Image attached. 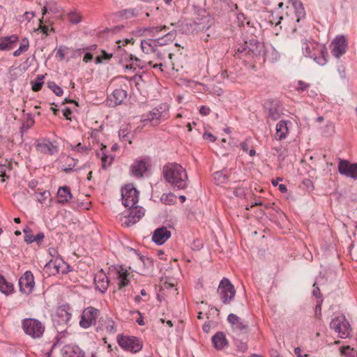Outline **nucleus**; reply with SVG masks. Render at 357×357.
Here are the masks:
<instances>
[{"label": "nucleus", "instance_id": "1", "mask_svg": "<svg viewBox=\"0 0 357 357\" xmlns=\"http://www.w3.org/2000/svg\"><path fill=\"white\" fill-rule=\"evenodd\" d=\"M165 179L174 189L183 190L188 186V175L185 169L177 163H168L163 167Z\"/></svg>", "mask_w": 357, "mask_h": 357}, {"label": "nucleus", "instance_id": "2", "mask_svg": "<svg viewBox=\"0 0 357 357\" xmlns=\"http://www.w3.org/2000/svg\"><path fill=\"white\" fill-rule=\"evenodd\" d=\"M301 47L306 57L313 58L314 61L320 66L327 63L328 52L325 47L320 45L314 40H302Z\"/></svg>", "mask_w": 357, "mask_h": 357}, {"label": "nucleus", "instance_id": "3", "mask_svg": "<svg viewBox=\"0 0 357 357\" xmlns=\"http://www.w3.org/2000/svg\"><path fill=\"white\" fill-rule=\"evenodd\" d=\"M22 327L25 334L33 339L42 337L45 330L44 323L34 318H25L22 319Z\"/></svg>", "mask_w": 357, "mask_h": 357}, {"label": "nucleus", "instance_id": "4", "mask_svg": "<svg viewBox=\"0 0 357 357\" xmlns=\"http://www.w3.org/2000/svg\"><path fill=\"white\" fill-rule=\"evenodd\" d=\"M70 319L71 313L65 306L58 307L52 320L53 326L58 333L61 334L66 331Z\"/></svg>", "mask_w": 357, "mask_h": 357}, {"label": "nucleus", "instance_id": "5", "mask_svg": "<svg viewBox=\"0 0 357 357\" xmlns=\"http://www.w3.org/2000/svg\"><path fill=\"white\" fill-rule=\"evenodd\" d=\"M237 52L241 54L252 55L253 56H261L265 54L266 50L264 43L252 38L241 45L237 49Z\"/></svg>", "mask_w": 357, "mask_h": 357}, {"label": "nucleus", "instance_id": "6", "mask_svg": "<svg viewBox=\"0 0 357 357\" xmlns=\"http://www.w3.org/2000/svg\"><path fill=\"white\" fill-rule=\"evenodd\" d=\"M119 345L125 351L135 354L142 350L143 343L135 336L118 335L116 337Z\"/></svg>", "mask_w": 357, "mask_h": 357}, {"label": "nucleus", "instance_id": "7", "mask_svg": "<svg viewBox=\"0 0 357 357\" xmlns=\"http://www.w3.org/2000/svg\"><path fill=\"white\" fill-rule=\"evenodd\" d=\"M217 291L225 305L229 303L236 294L234 286L226 278L220 281Z\"/></svg>", "mask_w": 357, "mask_h": 357}, {"label": "nucleus", "instance_id": "8", "mask_svg": "<svg viewBox=\"0 0 357 357\" xmlns=\"http://www.w3.org/2000/svg\"><path fill=\"white\" fill-rule=\"evenodd\" d=\"M176 38V33L173 31H170L166 34H165L162 37H160L155 39H146L142 40L141 42L144 43V47L146 51H151L153 50V47L158 46L160 47H164L169 44H171Z\"/></svg>", "mask_w": 357, "mask_h": 357}, {"label": "nucleus", "instance_id": "9", "mask_svg": "<svg viewBox=\"0 0 357 357\" xmlns=\"http://www.w3.org/2000/svg\"><path fill=\"white\" fill-rule=\"evenodd\" d=\"M330 328L337 333L340 338H347L351 331L349 321L343 315L333 319L330 323Z\"/></svg>", "mask_w": 357, "mask_h": 357}, {"label": "nucleus", "instance_id": "10", "mask_svg": "<svg viewBox=\"0 0 357 357\" xmlns=\"http://www.w3.org/2000/svg\"><path fill=\"white\" fill-rule=\"evenodd\" d=\"M137 190L132 184H127L121 188L122 203L126 207H132L138 202Z\"/></svg>", "mask_w": 357, "mask_h": 357}, {"label": "nucleus", "instance_id": "11", "mask_svg": "<svg viewBox=\"0 0 357 357\" xmlns=\"http://www.w3.org/2000/svg\"><path fill=\"white\" fill-rule=\"evenodd\" d=\"M99 315L100 310L92 306L84 308L79 321L80 327L84 329L89 328L96 324Z\"/></svg>", "mask_w": 357, "mask_h": 357}, {"label": "nucleus", "instance_id": "12", "mask_svg": "<svg viewBox=\"0 0 357 357\" xmlns=\"http://www.w3.org/2000/svg\"><path fill=\"white\" fill-rule=\"evenodd\" d=\"M128 208V214L124 215L121 219L122 225L126 227H130L136 224L144 215V210L141 206L135 205Z\"/></svg>", "mask_w": 357, "mask_h": 357}, {"label": "nucleus", "instance_id": "13", "mask_svg": "<svg viewBox=\"0 0 357 357\" xmlns=\"http://www.w3.org/2000/svg\"><path fill=\"white\" fill-rule=\"evenodd\" d=\"M169 106L166 104H162L158 107H155L149 114H146V118L143 119L144 121H155L156 124H158L165 119L168 118L167 111Z\"/></svg>", "mask_w": 357, "mask_h": 357}, {"label": "nucleus", "instance_id": "14", "mask_svg": "<svg viewBox=\"0 0 357 357\" xmlns=\"http://www.w3.org/2000/svg\"><path fill=\"white\" fill-rule=\"evenodd\" d=\"M66 266V264L63 261L62 259L56 257L54 259H50L44 267L45 272L48 273L49 275L59 273L60 272L62 274H65L67 272L64 270V268Z\"/></svg>", "mask_w": 357, "mask_h": 357}, {"label": "nucleus", "instance_id": "15", "mask_svg": "<svg viewBox=\"0 0 357 357\" xmlns=\"http://www.w3.org/2000/svg\"><path fill=\"white\" fill-rule=\"evenodd\" d=\"M34 278L33 273L28 271L19 280L20 290L25 294H30L34 288Z\"/></svg>", "mask_w": 357, "mask_h": 357}, {"label": "nucleus", "instance_id": "16", "mask_svg": "<svg viewBox=\"0 0 357 357\" xmlns=\"http://www.w3.org/2000/svg\"><path fill=\"white\" fill-rule=\"evenodd\" d=\"M331 53L336 57L340 58L344 54L347 49V40L344 36H337L331 43Z\"/></svg>", "mask_w": 357, "mask_h": 357}, {"label": "nucleus", "instance_id": "17", "mask_svg": "<svg viewBox=\"0 0 357 357\" xmlns=\"http://www.w3.org/2000/svg\"><path fill=\"white\" fill-rule=\"evenodd\" d=\"M340 174L353 179H357V163H351L348 160H341L338 164Z\"/></svg>", "mask_w": 357, "mask_h": 357}, {"label": "nucleus", "instance_id": "18", "mask_svg": "<svg viewBox=\"0 0 357 357\" xmlns=\"http://www.w3.org/2000/svg\"><path fill=\"white\" fill-rule=\"evenodd\" d=\"M35 148L38 152L50 155H55L59 151L58 147L54 146L49 139L37 141Z\"/></svg>", "mask_w": 357, "mask_h": 357}, {"label": "nucleus", "instance_id": "19", "mask_svg": "<svg viewBox=\"0 0 357 357\" xmlns=\"http://www.w3.org/2000/svg\"><path fill=\"white\" fill-rule=\"evenodd\" d=\"M228 322L231 325L233 330L239 334H247L249 331L248 325L235 314L231 313L227 317Z\"/></svg>", "mask_w": 357, "mask_h": 357}, {"label": "nucleus", "instance_id": "20", "mask_svg": "<svg viewBox=\"0 0 357 357\" xmlns=\"http://www.w3.org/2000/svg\"><path fill=\"white\" fill-rule=\"evenodd\" d=\"M171 231L165 227L156 229L152 236V241L158 245L164 244L170 237Z\"/></svg>", "mask_w": 357, "mask_h": 357}, {"label": "nucleus", "instance_id": "21", "mask_svg": "<svg viewBox=\"0 0 357 357\" xmlns=\"http://www.w3.org/2000/svg\"><path fill=\"white\" fill-rule=\"evenodd\" d=\"M105 331L109 334L114 333L116 332L114 321L109 317H101L96 327V331Z\"/></svg>", "mask_w": 357, "mask_h": 357}, {"label": "nucleus", "instance_id": "22", "mask_svg": "<svg viewBox=\"0 0 357 357\" xmlns=\"http://www.w3.org/2000/svg\"><path fill=\"white\" fill-rule=\"evenodd\" d=\"M127 97L126 91L122 89H115L109 96L107 102L110 107H116L121 105Z\"/></svg>", "mask_w": 357, "mask_h": 357}, {"label": "nucleus", "instance_id": "23", "mask_svg": "<svg viewBox=\"0 0 357 357\" xmlns=\"http://www.w3.org/2000/svg\"><path fill=\"white\" fill-rule=\"evenodd\" d=\"M94 282L96 289L102 293L105 292L109 287V279L102 270L95 275Z\"/></svg>", "mask_w": 357, "mask_h": 357}, {"label": "nucleus", "instance_id": "24", "mask_svg": "<svg viewBox=\"0 0 357 357\" xmlns=\"http://www.w3.org/2000/svg\"><path fill=\"white\" fill-rule=\"evenodd\" d=\"M146 171L147 163L145 160H136L130 167L132 175L137 178L142 177Z\"/></svg>", "mask_w": 357, "mask_h": 357}, {"label": "nucleus", "instance_id": "25", "mask_svg": "<svg viewBox=\"0 0 357 357\" xmlns=\"http://www.w3.org/2000/svg\"><path fill=\"white\" fill-rule=\"evenodd\" d=\"M289 124H291V122L287 120H281L277 123L275 135V139L280 141L287 137L289 132Z\"/></svg>", "mask_w": 357, "mask_h": 357}, {"label": "nucleus", "instance_id": "26", "mask_svg": "<svg viewBox=\"0 0 357 357\" xmlns=\"http://www.w3.org/2000/svg\"><path fill=\"white\" fill-rule=\"evenodd\" d=\"M141 49L142 52L145 54H154L156 56V58L159 60H162L165 58V56L166 54H168V57L169 59H172V56H174V54L169 52V50H167L164 47H153V50H151V51H146L145 50V47H144V43L141 42Z\"/></svg>", "mask_w": 357, "mask_h": 357}, {"label": "nucleus", "instance_id": "27", "mask_svg": "<svg viewBox=\"0 0 357 357\" xmlns=\"http://www.w3.org/2000/svg\"><path fill=\"white\" fill-rule=\"evenodd\" d=\"M18 40L19 38L15 34L0 38V50L6 51L13 49Z\"/></svg>", "mask_w": 357, "mask_h": 357}, {"label": "nucleus", "instance_id": "28", "mask_svg": "<svg viewBox=\"0 0 357 357\" xmlns=\"http://www.w3.org/2000/svg\"><path fill=\"white\" fill-rule=\"evenodd\" d=\"M73 197L71 190L68 186L59 187L57 191V202L61 204L68 203Z\"/></svg>", "mask_w": 357, "mask_h": 357}, {"label": "nucleus", "instance_id": "29", "mask_svg": "<svg viewBox=\"0 0 357 357\" xmlns=\"http://www.w3.org/2000/svg\"><path fill=\"white\" fill-rule=\"evenodd\" d=\"M212 342L214 347L218 350L223 349L228 346V341L226 338L225 334L222 331L217 332L212 337Z\"/></svg>", "mask_w": 357, "mask_h": 357}, {"label": "nucleus", "instance_id": "30", "mask_svg": "<svg viewBox=\"0 0 357 357\" xmlns=\"http://www.w3.org/2000/svg\"><path fill=\"white\" fill-rule=\"evenodd\" d=\"M268 115L267 117L273 120H278L281 116V109L280 105L276 102H271L268 104Z\"/></svg>", "mask_w": 357, "mask_h": 357}, {"label": "nucleus", "instance_id": "31", "mask_svg": "<svg viewBox=\"0 0 357 357\" xmlns=\"http://www.w3.org/2000/svg\"><path fill=\"white\" fill-rule=\"evenodd\" d=\"M128 277V273L126 269H124L121 266L117 269L118 285L120 289H122L129 284L130 280Z\"/></svg>", "mask_w": 357, "mask_h": 357}, {"label": "nucleus", "instance_id": "32", "mask_svg": "<svg viewBox=\"0 0 357 357\" xmlns=\"http://www.w3.org/2000/svg\"><path fill=\"white\" fill-rule=\"evenodd\" d=\"M290 1L294 8L296 15L298 17L297 21H299L300 19L304 18L305 16V11L303 3L298 0H290Z\"/></svg>", "mask_w": 357, "mask_h": 357}, {"label": "nucleus", "instance_id": "33", "mask_svg": "<svg viewBox=\"0 0 357 357\" xmlns=\"http://www.w3.org/2000/svg\"><path fill=\"white\" fill-rule=\"evenodd\" d=\"M227 172V171L226 169H223L213 174V178L217 185H222L227 183L229 177Z\"/></svg>", "mask_w": 357, "mask_h": 357}, {"label": "nucleus", "instance_id": "34", "mask_svg": "<svg viewBox=\"0 0 357 357\" xmlns=\"http://www.w3.org/2000/svg\"><path fill=\"white\" fill-rule=\"evenodd\" d=\"M106 149L105 146H103L101 149V151H102V155L101 158L102 161V168L103 169H106L109 166H110L112 163L114 158L112 156L107 155L105 152V149Z\"/></svg>", "mask_w": 357, "mask_h": 357}, {"label": "nucleus", "instance_id": "35", "mask_svg": "<svg viewBox=\"0 0 357 357\" xmlns=\"http://www.w3.org/2000/svg\"><path fill=\"white\" fill-rule=\"evenodd\" d=\"M29 47V43L27 38H24L17 50L13 52V56L17 57L22 54V52L28 50Z\"/></svg>", "mask_w": 357, "mask_h": 357}, {"label": "nucleus", "instance_id": "36", "mask_svg": "<svg viewBox=\"0 0 357 357\" xmlns=\"http://www.w3.org/2000/svg\"><path fill=\"white\" fill-rule=\"evenodd\" d=\"M125 60L128 61H133L136 68H139L140 69H142L144 68L143 61L140 59H139L136 56H134L131 54L126 53L125 54Z\"/></svg>", "mask_w": 357, "mask_h": 357}, {"label": "nucleus", "instance_id": "37", "mask_svg": "<svg viewBox=\"0 0 357 357\" xmlns=\"http://www.w3.org/2000/svg\"><path fill=\"white\" fill-rule=\"evenodd\" d=\"M45 76L43 75H38L34 82H31V89L33 91H39L43 85V79Z\"/></svg>", "mask_w": 357, "mask_h": 357}, {"label": "nucleus", "instance_id": "38", "mask_svg": "<svg viewBox=\"0 0 357 357\" xmlns=\"http://www.w3.org/2000/svg\"><path fill=\"white\" fill-rule=\"evenodd\" d=\"M176 197L174 193L163 194L161 196L160 200L162 203L168 205L174 204L176 202Z\"/></svg>", "mask_w": 357, "mask_h": 357}, {"label": "nucleus", "instance_id": "39", "mask_svg": "<svg viewBox=\"0 0 357 357\" xmlns=\"http://www.w3.org/2000/svg\"><path fill=\"white\" fill-rule=\"evenodd\" d=\"M0 291L6 295L10 294L14 291L13 284L5 280L0 286Z\"/></svg>", "mask_w": 357, "mask_h": 357}, {"label": "nucleus", "instance_id": "40", "mask_svg": "<svg viewBox=\"0 0 357 357\" xmlns=\"http://www.w3.org/2000/svg\"><path fill=\"white\" fill-rule=\"evenodd\" d=\"M234 344L238 351L244 353L248 350L247 343L245 342H243L241 340L234 338Z\"/></svg>", "mask_w": 357, "mask_h": 357}, {"label": "nucleus", "instance_id": "41", "mask_svg": "<svg viewBox=\"0 0 357 357\" xmlns=\"http://www.w3.org/2000/svg\"><path fill=\"white\" fill-rule=\"evenodd\" d=\"M48 87L54 92L56 96H61L63 95V89L55 82H52L48 83Z\"/></svg>", "mask_w": 357, "mask_h": 357}, {"label": "nucleus", "instance_id": "42", "mask_svg": "<svg viewBox=\"0 0 357 357\" xmlns=\"http://www.w3.org/2000/svg\"><path fill=\"white\" fill-rule=\"evenodd\" d=\"M138 10L135 8L125 9L122 11V15L126 18H131L137 16Z\"/></svg>", "mask_w": 357, "mask_h": 357}, {"label": "nucleus", "instance_id": "43", "mask_svg": "<svg viewBox=\"0 0 357 357\" xmlns=\"http://www.w3.org/2000/svg\"><path fill=\"white\" fill-rule=\"evenodd\" d=\"M119 136L122 141L128 142L131 144V139L129 137V131L128 128H121L119 131Z\"/></svg>", "mask_w": 357, "mask_h": 357}, {"label": "nucleus", "instance_id": "44", "mask_svg": "<svg viewBox=\"0 0 357 357\" xmlns=\"http://www.w3.org/2000/svg\"><path fill=\"white\" fill-rule=\"evenodd\" d=\"M71 149L73 150V151H78L79 153H86L87 154L89 152V151L91 150V148H89V146L82 145L79 142V143L77 144L75 146H71Z\"/></svg>", "mask_w": 357, "mask_h": 357}, {"label": "nucleus", "instance_id": "45", "mask_svg": "<svg viewBox=\"0 0 357 357\" xmlns=\"http://www.w3.org/2000/svg\"><path fill=\"white\" fill-rule=\"evenodd\" d=\"M113 56V54H109L106 51L102 50V54L96 57V63L98 64L102 63L104 60H109Z\"/></svg>", "mask_w": 357, "mask_h": 357}, {"label": "nucleus", "instance_id": "46", "mask_svg": "<svg viewBox=\"0 0 357 357\" xmlns=\"http://www.w3.org/2000/svg\"><path fill=\"white\" fill-rule=\"evenodd\" d=\"M34 123L35 121H31L29 120H26L24 122H23L22 126L20 127V133L22 137L34 125Z\"/></svg>", "mask_w": 357, "mask_h": 357}, {"label": "nucleus", "instance_id": "47", "mask_svg": "<svg viewBox=\"0 0 357 357\" xmlns=\"http://www.w3.org/2000/svg\"><path fill=\"white\" fill-rule=\"evenodd\" d=\"M297 84L298 86H296L295 89L298 92H303L305 91H307L311 86L310 84L306 83L302 80H298Z\"/></svg>", "mask_w": 357, "mask_h": 357}, {"label": "nucleus", "instance_id": "48", "mask_svg": "<svg viewBox=\"0 0 357 357\" xmlns=\"http://www.w3.org/2000/svg\"><path fill=\"white\" fill-rule=\"evenodd\" d=\"M10 171V165L8 164H0V176L2 178L1 180V183L5 181V177H8L6 172Z\"/></svg>", "mask_w": 357, "mask_h": 357}, {"label": "nucleus", "instance_id": "49", "mask_svg": "<svg viewBox=\"0 0 357 357\" xmlns=\"http://www.w3.org/2000/svg\"><path fill=\"white\" fill-rule=\"evenodd\" d=\"M166 26H164L162 28L160 26H149L147 28H145L144 31L147 33H149L150 34H153V36L156 33H158L160 32L162 29H165Z\"/></svg>", "mask_w": 357, "mask_h": 357}, {"label": "nucleus", "instance_id": "50", "mask_svg": "<svg viewBox=\"0 0 357 357\" xmlns=\"http://www.w3.org/2000/svg\"><path fill=\"white\" fill-rule=\"evenodd\" d=\"M69 20L73 24H77L81 21V16L77 13H71L68 15Z\"/></svg>", "mask_w": 357, "mask_h": 357}, {"label": "nucleus", "instance_id": "51", "mask_svg": "<svg viewBox=\"0 0 357 357\" xmlns=\"http://www.w3.org/2000/svg\"><path fill=\"white\" fill-rule=\"evenodd\" d=\"M36 195H38L37 200L39 202L43 203L45 200H46L48 198V197L50 195V193L49 191L45 190L43 192L36 193Z\"/></svg>", "mask_w": 357, "mask_h": 357}, {"label": "nucleus", "instance_id": "52", "mask_svg": "<svg viewBox=\"0 0 357 357\" xmlns=\"http://www.w3.org/2000/svg\"><path fill=\"white\" fill-rule=\"evenodd\" d=\"M39 29L42 31L43 34H45L46 36L50 35V32H54V28L51 27L49 28L48 26L43 25L42 22L40 21V24L39 26Z\"/></svg>", "mask_w": 357, "mask_h": 357}, {"label": "nucleus", "instance_id": "53", "mask_svg": "<svg viewBox=\"0 0 357 357\" xmlns=\"http://www.w3.org/2000/svg\"><path fill=\"white\" fill-rule=\"evenodd\" d=\"M24 241L27 243H33L34 236L29 234V228L24 229Z\"/></svg>", "mask_w": 357, "mask_h": 357}, {"label": "nucleus", "instance_id": "54", "mask_svg": "<svg viewBox=\"0 0 357 357\" xmlns=\"http://www.w3.org/2000/svg\"><path fill=\"white\" fill-rule=\"evenodd\" d=\"M68 357H85V354L79 348H77L73 349L72 354H70Z\"/></svg>", "mask_w": 357, "mask_h": 357}, {"label": "nucleus", "instance_id": "55", "mask_svg": "<svg viewBox=\"0 0 357 357\" xmlns=\"http://www.w3.org/2000/svg\"><path fill=\"white\" fill-rule=\"evenodd\" d=\"M203 138L205 139V140H208L211 142H214L216 141V137L214 136L212 133L211 132H204V135H203Z\"/></svg>", "mask_w": 357, "mask_h": 357}, {"label": "nucleus", "instance_id": "56", "mask_svg": "<svg viewBox=\"0 0 357 357\" xmlns=\"http://www.w3.org/2000/svg\"><path fill=\"white\" fill-rule=\"evenodd\" d=\"M312 294L314 296H315L317 298H321V294L320 292V289H319V287L317 286V282H314L313 284Z\"/></svg>", "mask_w": 357, "mask_h": 357}, {"label": "nucleus", "instance_id": "57", "mask_svg": "<svg viewBox=\"0 0 357 357\" xmlns=\"http://www.w3.org/2000/svg\"><path fill=\"white\" fill-rule=\"evenodd\" d=\"M67 162L68 163V167H72L73 169L77 165L78 160L75 159L73 158L68 157Z\"/></svg>", "mask_w": 357, "mask_h": 357}, {"label": "nucleus", "instance_id": "58", "mask_svg": "<svg viewBox=\"0 0 357 357\" xmlns=\"http://www.w3.org/2000/svg\"><path fill=\"white\" fill-rule=\"evenodd\" d=\"M211 109L206 106H202L199 109V113L203 116L209 114Z\"/></svg>", "mask_w": 357, "mask_h": 357}, {"label": "nucleus", "instance_id": "59", "mask_svg": "<svg viewBox=\"0 0 357 357\" xmlns=\"http://www.w3.org/2000/svg\"><path fill=\"white\" fill-rule=\"evenodd\" d=\"M63 114L68 120H70V115L72 114V111L69 107H65L63 109Z\"/></svg>", "mask_w": 357, "mask_h": 357}, {"label": "nucleus", "instance_id": "60", "mask_svg": "<svg viewBox=\"0 0 357 357\" xmlns=\"http://www.w3.org/2000/svg\"><path fill=\"white\" fill-rule=\"evenodd\" d=\"M44 234L43 232H39L36 236H34L33 242L39 243L44 238Z\"/></svg>", "mask_w": 357, "mask_h": 357}, {"label": "nucleus", "instance_id": "61", "mask_svg": "<svg viewBox=\"0 0 357 357\" xmlns=\"http://www.w3.org/2000/svg\"><path fill=\"white\" fill-rule=\"evenodd\" d=\"M100 132V130L93 129L91 132V137L97 140L98 139Z\"/></svg>", "mask_w": 357, "mask_h": 357}, {"label": "nucleus", "instance_id": "62", "mask_svg": "<svg viewBox=\"0 0 357 357\" xmlns=\"http://www.w3.org/2000/svg\"><path fill=\"white\" fill-rule=\"evenodd\" d=\"M249 140L246 139L245 141L241 142L240 144L241 148L243 149L244 152H248L249 150V144H248Z\"/></svg>", "mask_w": 357, "mask_h": 357}, {"label": "nucleus", "instance_id": "63", "mask_svg": "<svg viewBox=\"0 0 357 357\" xmlns=\"http://www.w3.org/2000/svg\"><path fill=\"white\" fill-rule=\"evenodd\" d=\"M38 185V181L36 179H33L29 182V188L34 190Z\"/></svg>", "mask_w": 357, "mask_h": 357}, {"label": "nucleus", "instance_id": "64", "mask_svg": "<svg viewBox=\"0 0 357 357\" xmlns=\"http://www.w3.org/2000/svg\"><path fill=\"white\" fill-rule=\"evenodd\" d=\"M92 59H93V54L89 52L86 53L83 58V61L85 63H88V62L91 61Z\"/></svg>", "mask_w": 357, "mask_h": 357}]
</instances>
